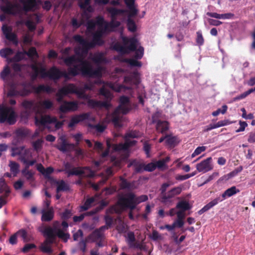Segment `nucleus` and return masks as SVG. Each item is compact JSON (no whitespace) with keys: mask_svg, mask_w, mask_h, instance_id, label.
<instances>
[{"mask_svg":"<svg viewBox=\"0 0 255 255\" xmlns=\"http://www.w3.org/2000/svg\"><path fill=\"white\" fill-rule=\"evenodd\" d=\"M73 38L76 41L79 43L84 48L86 52H87L89 48L94 46L93 43L87 41L79 35H75Z\"/></svg>","mask_w":255,"mask_h":255,"instance_id":"obj_23","label":"nucleus"},{"mask_svg":"<svg viewBox=\"0 0 255 255\" xmlns=\"http://www.w3.org/2000/svg\"><path fill=\"white\" fill-rule=\"evenodd\" d=\"M135 195L129 192L127 194L126 197L123 198L122 200L123 204L134 202L136 199Z\"/></svg>","mask_w":255,"mask_h":255,"instance_id":"obj_36","label":"nucleus"},{"mask_svg":"<svg viewBox=\"0 0 255 255\" xmlns=\"http://www.w3.org/2000/svg\"><path fill=\"white\" fill-rule=\"evenodd\" d=\"M92 60L97 64H100L105 60V58L102 53L95 55L92 58Z\"/></svg>","mask_w":255,"mask_h":255,"instance_id":"obj_49","label":"nucleus"},{"mask_svg":"<svg viewBox=\"0 0 255 255\" xmlns=\"http://www.w3.org/2000/svg\"><path fill=\"white\" fill-rule=\"evenodd\" d=\"M43 236L46 237V239L43 243L51 246L53 244L56 240V236L60 239H67L69 238V235L65 233L61 229H58L56 226L53 228L50 227H42L40 229Z\"/></svg>","mask_w":255,"mask_h":255,"instance_id":"obj_5","label":"nucleus"},{"mask_svg":"<svg viewBox=\"0 0 255 255\" xmlns=\"http://www.w3.org/2000/svg\"><path fill=\"white\" fill-rule=\"evenodd\" d=\"M152 123H156V129L159 132L163 133L168 129V123L166 121H162L161 120L156 121L155 119V116L152 117Z\"/></svg>","mask_w":255,"mask_h":255,"instance_id":"obj_21","label":"nucleus"},{"mask_svg":"<svg viewBox=\"0 0 255 255\" xmlns=\"http://www.w3.org/2000/svg\"><path fill=\"white\" fill-rule=\"evenodd\" d=\"M89 114L88 113L83 114L72 118L68 125L69 127L72 128L81 121L88 119Z\"/></svg>","mask_w":255,"mask_h":255,"instance_id":"obj_26","label":"nucleus"},{"mask_svg":"<svg viewBox=\"0 0 255 255\" xmlns=\"http://www.w3.org/2000/svg\"><path fill=\"white\" fill-rule=\"evenodd\" d=\"M35 123L42 126H44L47 124L54 123L55 124V127L57 129L60 128L63 124V122L58 121L55 117H51L49 115L41 116L39 119L36 118Z\"/></svg>","mask_w":255,"mask_h":255,"instance_id":"obj_13","label":"nucleus"},{"mask_svg":"<svg viewBox=\"0 0 255 255\" xmlns=\"http://www.w3.org/2000/svg\"><path fill=\"white\" fill-rule=\"evenodd\" d=\"M116 228L120 233H126L128 230V224H117Z\"/></svg>","mask_w":255,"mask_h":255,"instance_id":"obj_52","label":"nucleus"},{"mask_svg":"<svg viewBox=\"0 0 255 255\" xmlns=\"http://www.w3.org/2000/svg\"><path fill=\"white\" fill-rule=\"evenodd\" d=\"M239 124L240 126V128L236 130L237 132H239L241 131H243L245 130V128L248 126V124L246 122H242L240 121L239 122Z\"/></svg>","mask_w":255,"mask_h":255,"instance_id":"obj_63","label":"nucleus"},{"mask_svg":"<svg viewBox=\"0 0 255 255\" xmlns=\"http://www.w3.org/2000/svg\"><path fill=\"white\" fill-rule=\"evenodd\" d=\"M24 149V146L14 147L11 148V156L13 157L17 155H21Z\"/></svg>","mask_w":255,"mask_h":255,"instance_id":"obj_48","label":"nucleus"},{"mask_svg":"<svg viewBox=\"0 0 255 255\" xmlns=\"http://www.w3.org/2000/svg\"><path fill=\"white\" fill-rule=\"evenodd\" d=\"M124 42L127 46H122L120 45H115V48L117 51L122 53H128L130 51H135L134 59H126L125 61L128 63L132 67H140L141 64L136 59H140L143 55L144 49L142 47L140 46L137 50L136 48L138 45V41L137 39L133 37L130 39L124 38Z\"/></svg>","mask_w":255,"mask_h":255,"instance_id":"obj_2","label":"nucleus"},{"mask_svg":"<svg viewBox=\"0 0 255 255\" xmlns=\"http://www.w3.org/2000/svg\"><path fill=\"white\" fill-rule=\"evenodd\" d=\"M239 190L237 189L235 186H233L226 190L222 194V195L220 196L219 197H221V199H222V201H223L226 197H231L235 195L237 193L239 192Z\"/></svg>","mask_w":255,"mask_h":255,"instance_id":"obj_32","label":"nucleus"},{"mask_svg":"<svg viewBox=\"0 0 255 255\" xmlns=\"http://www.w3.org/2000/svg\"><path fill=\"white\" fill-rule=\"evenodd\" d=\"M17 237L21 238L24 242H28L30 241V236H29L25 230L21 229L16 233Z\"/></svg>","mask_w":255,"mask_h":255,"instance_id":"obj_34","label":"nucleus"},{"mask_svg":"<svg viewBox=\"0 0 255 255\" xmlns=\"http://www.w3.org/2000/svg\"><path fill=\"white\" fill-rule=\"evenodd\" d=\"M36 248V246L34 244H27L24 245L23 248H22V252L23 253H27L30 250L35 249Z\"/></svg>","mask_w":255,"mask_h":255,"instance_id":"obj_53","label":"nucleus"},{"mask_svg":"<svg viewBox=\"0 0 255 255\" xmlns=\"http://www.w3.org/2000/svg\"><path fill=\"white\" fill-rule=\"evenodd\" d=\"M10 171L15 176L19 171V165L15 161H10L9 163Z\"/></svg>","mask_w":255,"mask_h":255,"instance_id":"obj_37","label":"nucleus"},{"mask_svg":"<svg viewBox=\"0 0 255 255\" xmlns=\"http://www.w3.org/2000/svg\"><path fill=\"white\" fill-rule=\"evenodd\" d=\"M54 171V169L51 167H48L46 169H44V172H43V175L44 176V177L49 179L52 182L53 181V180H54L52 178H51L50 176V174H51Z\"/></svg>","mask_w":255,"mask_h":255,"instance_id":"obj_46","label":"nucleus"},{"mask_svg":"<svg viewBox=\"0 0 255 255\" xmlns=\"http://www.w3.org/2000/svg\"><path fill=\"white\" fill-rule=\"evenodd\" d=\"M16 114L11 107L0 105V123L6 122L9 125H14L16 121Z\"/></svg>","mask_w":255,"mask_h":255,"instance_id":"obj_8","label":"nucleus"},{"mask_svg":"<svg viewBox=\"0 0 255 255\" xmlns=\"http://www.w3.org/2000/svg\"><path fill=\"white\" fill-rule=\"evenodd\" d=\"M13 53L14 50L10 48H3L0 50V55L3 58H6L8 56H11Z\"/></svg>","mask_w":255,"mask_h":255,"instance_id":"obj_38","label":"nucleus"},{"mask_svg":"<svg viewBox=\"0 0 255 255\" xmlns=\"http://www.w3.org/2000/svg\"><path fill=\"white\" fill-rule=\"evenodd\" d=\"M182 191V187L179 186L173 188L169 191L166 195H164L163 197L161 198V202L165 205L169 206L172 203V198L175 195H179Z\"/></svg>","mask_w":255,"mask_h":255,"instance_id":"obj_14","label":"nucleus"},{"mask_svg":"<svg viewBox=\"0 0 255 255\" xmlns=\"http://www.w3.org/2000/svg\"><path fill=\"white\" fill-rule=\"evenodd\" d=\"M138 136V132L135 131H130L126 135V141L124 143H120L116 145L115 149L117 151H126L128 148L135 144L136 140H130L128 138H136Z\"/></svg>","mask_w":255,"mask_h":255,"instance_id":"obj_10","label":"nucleus"},{"mask_svg":"<svg viewBox=\"0 0 255 255\" xmlns=\"http://www.w3.org/2000/svg\"><path fill=\"white\" fill-rule=\"evenodd\" d=\"M41 220L43 222H49L52 220L54 216V210L53 208H49L47 211H42Z\"/></svg>","mask_w":255,"mask_h":255,"instance_id":"obj_28","label":"nucleus"},{"mask_svg":"<svg viewBox=\"0 0 255 255\" xmlns=\"http://www.w3.org/2000/svg\"><path fill=\"white\" fill-rule=\"evenodd\" d=\"M99 94L104 97L106 100L104 101H95L94 100H90L88 101V105L94 108H105L108 109L111 107L110 103V100L112 98L111 92L104 87L102 88L100 90Z\"/></svg>","mask_w":255,"mask_h":255,"instance_id":"obj_7","label":"nucleus"},{"mask_svg":"<svg viewBox=\"0 0 255 255\" xmlns=\"http://www.w3.org/2000/svg\"><path fill=\"white\" fill-rule=\"evenodd\" d=\"M127 240L128 242L131 243L135 241V236L133 232H129L127 234Z\"/></svg>","mask_w":255,"mask_h":255,"instance_id":"obj_64","label":"nucleus"},{"mask_svg":"<svg viewBox=\"0 0 255 255\" xmlns=\"http://www.w3.org/2000/svg\"><path fill=\"white\" fill-rule=\"evenodd\" d=\"M177 140L176 136H173L167 134L166 143L170 146H174L177 143Z\"/></svg>","mask_w":255,"mask_h":255,"instance_id":"obj_39","label":"nucleus"},{"mask_svg":"<svg viewBox=\"0 0 255 255\" xmlns=\"http://www.w3.org/2000/svg\"><path fill=\"white\" fill-rule=\"evenodd\" d=\"M71 216V212L69 210H66L62 215V218L63 219V221L61 223H67L66 220L70 218Z\"/></svg>","mask_w":255,"mask_h":255,"instance_id":"obj_50","label":"nucleus"},{"mask_svg":"<svg viewBox=\"0 0 255 255\" xmlns=\"http://www.w3.org/2000/svg\"><path fill=\"white\" fill-rule=\"evenodd\" d=\"M133 166L134 168V173H141L144 170V164L140 160L133 159L129 161L128 167Z\"/></svg>","mask_w":255,"mask_h":255,"instance_id":"obj_20","label":"nucleus"},{"mask_svg":"<svg viewBox=\"0 0 255 255\" xmlns=\"http://www.w3.org/2000/svg\"><path fill=\"white\" fill-rule=\"evenodd\" d=\"M222 199H221V197H217L211 202H210L209 203H208L207 205H206L203 208H202L200 210L198 211V214L199 215L202 214L203 213L207 211L210 209H211L213 206L217 205L219 202H222Z\"/></svg>","mask_w":255,"mask_h":255,"instance_id":"obj_27","label":"nucleus"},{"mask_svg":"<svg viewBox=\"0 0 255 255\" xmlns=\"http://www.w3.org/2000/svg\"><path fill=\"white\" fill-rule=\"evenodd\" d=\"M130 110L129 99L126 96L120 98V105L115 109L112 116V121L116 127H121V114H126Z\"/></svg>","mask_w":255,"mask_h":255,"instance_id":"obj_6","label":"nucleus"},{"mask_svg":"<svg viewBox=\"0 0 255 255\" xmlns=\"http://www.w3.org/2000/svg\"><path fill=\"white\" fill-rule=\"evenodd\" d=\"M96 25L98 26L99 29L94 34V40L97 41L100 40L101 36H98V33L102 31V27H100V26L97 23V19L95 21L93 20L89 21L88 22L87 28L90 30H94Z\"/></svg>","mask_w":255,"mask_h":255,"instance_id":"obj_25","label":"nucleus"},{"mask_svg":"<svg viewBox=\"0 0 255 255\" xmlns=\"http://www.w3.org/2000/svg\"><path fill=\"white\" fill-rule=\"evenodd\" d=\"M176 208L180 209L177 212V220L175 221L173 223H184L183 219L185 217V211L190 209V206L188 201L183 200L178 203Z\"/></svg>","mask_w":255,"mask_h":255,"instance_id":"obj_12","label":"nucleus"},{"mask_svg":"<svg viewBox=\"0 0 255 255\" xmlns=\"http://www.w3.org/2000/svg\"><path fill=\"white\" fill-rule=\"evenodd\" d=\"M24 56L23 53L21 52H17L14 56L12 58L11 61L12 62H18L23 59Z\"/></svg>","mask_w":255,"mask_h":255,"instance_id":"obj_57","label":"nucleus"},{"mask_svg":"<svg viewBox=\"0 0 255 255\" xmlns=\"http://www.w3.org/2000/svg\"><path fill=\"white\" fill-rule=\"evenodd\" d=\"M147 200V196L145 195H142L136 198L135 203L138 204L142 202L146 201Z\"/></svg>","mask_w":255,"mask_h":255,"instance_id":"obj_61","label":"nucleus"},{"mask_svg":"<svg viewBox=\"0 0 255 255\" xmlns=\"http://www.w3.org/2000/svg\"><path fill=\"white\" fill-rule=\"evenodd\" d=\"M112 224H106L101 227L99 229H97L93 231L89 236L88 239L92 242H96L99 240H102L103 238V231L105 229H108L111 227Z\"/></svg>","mask_w":255,"mask_h":255,"instance_id":"obj_15","label":"nucleus"},{"mask_svg":"<svg viewBox=\"0 0 255 255\" xmlns=\"http://www.w3.org/2000/svg\"><path fill=\"white\" fill-rule=\"evenodd\" d=\"M125 2L128 9V14L130 16H136L138 12L135 5V0H125ZM126 12H128L126 10Z\"/></svg>","mask_w":255,"mask_h":255,"instance_id":"obj_22","label":"nucleus"},{"mask_svg":"<svg viewBox=\"0 0 255 255\" xmlns=\"http://www.w3.org/2000/svg\"><path fill=\"white\" fill-rule=\"evenodd\" d=\"M120 180L121 181L120 187L123 190H125L128 191H131L137 188L136 182L135 181L129 182L126 179H125L121 176L120 177Z\"/></svg>","mask_w":255,"mask_h":255,"instance_id":"obj_18","label":"nucleus"},{"mask_svg":"<svg viewBox=\"0 0 255 255\" xmlns=\"http://www.w3.org/2000/svg\"><path fill=\"white\" fill-rule=\"evenodd\" d=\"M5 38L8 40L13 42V43L15 45H17L18 43V41L17 40L16 35L15 34L13 33H10L8 34H7L5 36Z\"/></svg>","mask_w":255,"mask_h":255,"instance_id":"obj_45","label":"nucleus"},{"mask_svg":"<svg viewBox=\"0 0 255 255\" xmlns=\"http://www.w3.org/2000/svg\"><path fill=\"white\" fill-rule=\"evenodd\" d=\"M106 10L110 15L111 21L110 23L107 22L101 16L97 17V23L102 27V30L98 33V36H102L106 32L113 30V29L120 25V22L116 20L117 16L126 12V10L122 9H117L114 7H107Z\"/></svg>","mask_w":255,"mask_h":255,"instance_id":"obj_4","label":"nucleus"},{"mask_svg":"<svg viewBox=\"0 0 255 255\" xmlns=\"http://www.w3.org/2000/svg\"><path fill=\"white\" fill-rule=\"evenodd\" d=\"M94 212H88L86 213H84L83 214L80 215L79 216H75L73 217V221L74 222H81L83 220L84 217L85 216H88L89 215L93 214Z\"/></svg>","mask_w":255,"mask_h":255,"instance_id":"obj_51","label":"nucleus"},{"mask_svg":"<svg viewBox=\"0 0 255 255\" xmlns=\"http://www.w3.org/2000/svg\"><path fill=\"white\" fill-rule=\"evenodd\" d=\"M76 53V55L68 57L64 60L67 66L73 65V67L68 68L69 73L65 71H61L56 67H53L47 72H45L44 75L54 80H58L62 77L68 78L69 74L76 76L79 72L88 77H99L101 76V67L94 69L90 62L84 60L82 54H79L77 52Z\"/></svg>","mask_w":255,"mask_h":255,"instance_id":"obj_1","label":"nucleus"},{"mask_svg":"<svg viewBox=\"0 0 255 255\" xmlns=\"http://www.w3.org/2000/svg\"><path fill=\"white\" fill-rule=\"evenodd\" d=\"M184 224H165L164 227H161V229H166L168 231H171L175 234L177 229L183 230Z\"/></svg>","mask_w":255,"mask_h":255,"instance_id":"obj_31","label":"nucleus"},{"mask_svg":"<svg viewBox=\"0 0 255 255\" xmlns=\"http://www.w3.org/2000/svg\"><path fill=\"white\" fill-rule=\"evenodd\" d=\"M77 109V104L74 102H64L60 107L62 112L65 113L69 111H75Z\"/></svg>","mask_w":255,"mask_h":255,"instance_id":"obj_24","label":"nucleus"},{"mask_svg":"<svg viewBox=\"0 0 255 255\" xmlns=\"http://www.w3.org/2000/svg\"><path fill=\"white\" fill-rule=\"evenodd\" d=\"M124 82L127 85L119 86L118 91H122L123 89L130 90L132 85H137L140 83L139 74L137 72H134L130 75L125 77Z\"/></svg>","mask_w":255,"mask_h":255,"instance_id":"obj_11","label":"nucleus"},{"mask_svg":"<svg viewBox=\"0 0 255 255\" xmlns=\"http://www.w3.org/2000/svg\"><path fill=\"white\" fill-rule=\"evenodd\" d=\"M25 24L30 31H33L36 28V25L34 23L30 20L26 21Z\"/></svg>","mask_w":255,"mask_h":255,"instance_id":"obj_54","label":"nucleus"},{"mask_svg":"<svg viewBox=\"0 0 255 255\" xmlns=\"http://www.w3.org/2000/svg\"><path fill=\"white\" fill-rule=\"evenodd\" d=\"M40 250L43 253L51 254L53 253V250L51 246L42 243L39 247Z\"/></svg>","mask_w":255,"mask_h":255,"instance_id":"obj_42","label":"nucleus"},{"mask_svg":"<svg viewBox=\"0 0 255 255\" xmlns=\"http://www.w3.org/2000/svg\"><path fill=\"white\" fill-rule=\"evenodd\" d=\"M42 107L45 109H49L53 106V103L51 101L46 100L41 103Z\"/></svg>","mask_w":255,"mask_h":255,"instance_id":"obj_58","label":"nucleus"},{"mask_svg":"<svg viewBox=\"0 0 255 255\" xmlns=\"http://www.w3.org/2000/svg\"><path fill=\"white\" fill-rule=\"evenodd\" d=\"M22 4V7L14 0H0L1 10L6 13L16 14L22 9L27 12L37 6L36 0H18Z\"/></svg>","mask_w":255,"mask_h":255,"instance_id":"obj_3","label":"nucleus"},{"mask_svg":"<svg viewBox=\"0 0 255 255\" xmlns=\"http://www.w3.org/2000/svg\"><path fill=\"white\" fill-rule=\"evenodd\" d=\"M28 93L27 91H23V92H20L18 91L15 89L11 88L9 90L7 93V97H12L14 96H25L27 95Z\"/></svg>","mask_w":255,"mask_h":255,"instance_id":"obj_35","label":"nucleus"},{"mask_svg":"<svg viewBox=\"0 0 255 255\" xmlns=\"http://www.w3.org/2000/svg\"><path fill=\"white\" fill-rule=\"evenodd\" d=\"M15 133L18 137H25L29 134V131L26 128H22L17 129Z\"/></svg>","mask_w":255,"mask_h":255,"instance_id":"obj_41","label":"nucleus"},{"mask_svg":"<svg viewBox=\"0 0 255 255\" xmlns=\"http://www.w3.org/2000/svg\"><path fill=\"white\" fill-rule=\"evenodd\" d=\"M206 149L205 146H199L194 151V152L192 154L191 157H194L195 156L199 155L202 152L204 151Z\"/></svg>","mask_w":255,"mask_h":255,"instance_id":"obj_56","label":"nucleus"},{"mask_svg":"<svg viewBox=\"0 0 255 255\" xmlns=\"http://www.w3.org/2000/svg\"><path fill=\"white\" fill-rule=\"evenodd\" d=\"M106 177L102 181V183H105L109 178V177L113 175V171L111 168H108L106 170Z\"/></svg>","mask_w":255,"mask_h":255,"instance_id":"obj_62","label":"nucleus"},{"mask_svg":"<svg viewBox=\"0 0 255 255\" xmlns=\"http://www.w3.org/2000/svg\"><path fill=\"white\" fill-rule=\"evenodd\" d=\"M79 5L81 9L85 11L91 12L93 11V8L90 5V0H78Z\"/></svg>","mask_w":255,"mask_h":255,"instance_id":"obj_30","label":"nucleus"},{"mask_svg":"<svg viewBox=\"0 0 255 255\" xmlns=\"http://www.w3.org/2000/svg\"><path fill=\"white\" fill-rule=\"evenodd\" d=\"M42 140L41 139H37L33 143V147L35 150L38 151L39 150L42 146Z\"/></svg>","mask_w":255,"mask_h":255,"instance_id":"obj_60","label":"nucleus"},{"mask_svg":"<svg viewBox=\"0 0 255 255\" xmlns=\"http://www.w3.org/2000/svg\"><path fill=\"white\" fill-rule=\"evenodd\" d=\"M134 16L128 15L127 21V25L128 27V29L129 31L132 32L136 31L137 29L136 25L134 21L132 19V17Z\"/></svg>","mask_w":255,"mask_h":255,"instance_id":"obj_33","label":"nucleus"},{"mask_svg":"<svg viewBox=\"0 0 255 255\" xmlns=\"http://www.w3.org/2000/svg\"><path fill=\"white\" fill-rule=\"evenodd\" d=\"M204 41L202 33L200 31L197 32L196 42L199 45H201Z\"/></svg>","mask_w":255,"mask_h":255,"instance_id":"obj_59","label":"nucleus"},{"mask_svg":"<svg viewBox=\"0 0 255 255\" xmlns=\"http://www.w3.org/2000/svg\"><path fill=\"white\" fill-rule=\"evenodd\" d=\"M53 183L57 185L56 188V192L58 193L60 191H66L69 190V186L63 180L57 181L56 180H53Z\"/></svg>","mask_w":255,"mask_h":255,"instance_id":"obj_29","label":"nucleus"},{"mask_svg":"<svg viewBox=\"0 0 255 255\" xmlns=\"http://www.w3.org/2000/svg\"><path fill=\"white\" fill-rule=\"evenodd\" d=\"M59 139L61 141L58 145L56 146V147L60 151L65 153L71 151L74 149L75 145L68 143L64 137H61Z\"/></svg>","mask_w":255,"mask_h":255,"instance_id":"obj_16","label":"nucleus"},{"mask_svg":"<svg viewBox=\"0 0 255 255\" xmlns=\"http://www.w3.org/2000/svg\"><path fill=\"white\" fill-rule=\"evenodd\" d=\"M95 201V199L93 197L89 198L86 200L84 204L81 206L80 211H84L88 210L91 206V204Z\"/></svg>","mask_w":255,"mask_h":255,"instance_id":"obj_40","label":"nucleus"},{"mask_svg":"<svg viewBox=\"0 0 255 255\" xmlns=\"http://www.w3.org/2000/svg\"><path fill=\"white\" fill-rule=\"evenodd\" d=\"M21 105L23 112L26 116H29L36 109V105L33 101L25 100L21 103Z\"/></svg>","mask_w":255,"mask_h":255,"instance_id":"obj_17","label":"nucleus"},{"mask_svg":"<svg viewBox=\"0 0 255 255\" xmlns=\"http://www.w3.org/2000/svg\"><path fill=\"white\" fill-rule=\"evenodd\" d=\"M10 73V69L8 66H6L4 68L3 70L0 72V78L4 81L6 80V78Z\"/></svg>","mask_w":255,"mask_h":255,"instance_id":"obj_47","label":"nucleus"},{"mask_svg":"<svg viewBox=\"0 0 255 255\" xmlns=\"http://www.w3.org/2000/svg\"><path fill=\"white\" fill-rule=\"evenodd\" d=\"M35 90L37 93H40L42 92L50 93L51 91V88L48 86L40 85L35 88Z\"/></svg>","mask_w":255,"mask_h":255,"instance_id":"obj_43","label":"nucleus"},{"mask_svg":"<svg viewBox=\"0 0 255 255\" xmlns=\"http://www.w3.org/2000/svg\"><path fill=\"white\" fill-rule=\"evenodd\" d=\"M69 93H76L81 97L84 95L83 90L79 89L74 84H70L58 91L56 94L57 101L59 103H62L63 97Z\"/></svg>","mask_w":255,"mask_h":255,"instance_id":"obj_9","label":"nucleus"},{"mask_svg":"<svg viewBox=\"0 0 255 255\" xmlns=\"http://www.w3.org/2000/svg\"><path fill=\"white\" fill-rule=\"evenodd\" d=\"M156 168L155 164L152 162L149 163L147 165L144 164V170L145 171H147L149 172H151L155 170Z\"/></svg>","mask_w":255,"mask_h":255,"instance_id":"obj_55","label":"nucleus"},{"mask_svg":"<svg viewBox=\"0 0 255 255\" xmlns=\"http://www.w3.org/2000/svg\"><path fill=\"white\" fill-rule=\"evenodd\" d=\"M212 160L211 157H208L196 165L197 170L199 172H206L212 169L210 163Z\"/></svg>","mask_w":255,"mask_h":255,"instance_id":"obj_19","label":"nucleus"},{"mask_svg":"<svg viewBox=\"0 0 255 255\" xmlns=\"http://www.w3.org/2000/svg\"><path fill=\"white\" fill-rule=\"evenodd\" d=\"M88 127L91 128L95 129L99 132H103L106 128V126L100 124L92 125L90 124L88 125Z\"/></svg>","mask_w":255,"mask_h":255,"instance_id":"obj_44","label":"nucleus"}]
</instances>
